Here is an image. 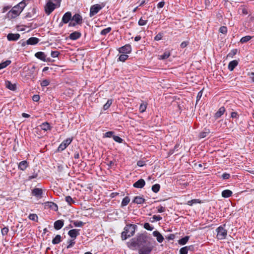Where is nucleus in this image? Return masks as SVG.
<instances>
[{"label": "nucleus", "instance_id": "obj_36", "mask_svg": "<svg viewBox=\"0 0 254 254\" xmlns=\"http://www.w3.org/2000/svg\"><path fill=\"white\" fill-rule=\"evenodd\" d=\"M170 55L169 52H165L163 55L160 56L159 59L164 60L168 58Z\"/></svg>", "mask_w": 254, "mask_h": 254}, {"label": "nucleus", "instance_id": "obj_61", "mask_svg": "<svg viewBox=\"0 0 254 254\" xmlns=\"http://www.w3.org/2000/svg\"><path fill=\"white\" fill-rule=\"evenodd\" d=\"M227 28L225 26H222L219 28V32H227Z\"/></svg>", "mask_w": 254, "mask_h": 254}, {"label": "nucleus", "instance_id": "obj_45", "mask_svg": "<svg viewBox=\"0 0 254 254\" xmlns=\"http://www.w3.org/2000/svg\"><path fill=\"white\" fill-rule=\"evenodd\" d=\"M147 20H144L142 18H141L138 21V24L141 26L145 25L147 23Z\"/></svg>", "mask_w": 254, "mask_h": 254}, {"label": "nucleus", "instance_id": "obj_23", "mask_svg": "<svg viewBox=\"0 0 254 254\" xmlns=\"http://www.w3.org/2000/svg\"><path fill=\"white\" fill-rule=\"evenodd\" d=\"M232 191L229 190H226L222 192V196L225 198L230 197L232 195Z\"/></svg>", "mask_w": 254, "mask_h": 254}, {"label": "nucleus", "instance_id": "obj_37", "mask_svg": "<svg viewBox=\"0 0 254 254\" xmlns=\"http://www.w3.org/2000/svg\"><path fill=\"white\" fill-rule=\"evenodd\" d=\"M112 103V100H109L107 103L104 105L103 109L104 110H107Z\"/></svg>", "mask_w": 254, "mask_h": 254}, {"label": "nucleus", "instance_id": "obj_47", "mask_svg": "<svg viewBox=\"0 0 254 254\" xmlns=\"http://www.w3.org/2000/svg\"><path fill=\"white\" fill-rule=\"evenodd\" d=\"M49 83L50 81L48 80L45 79L41 82V85L42 86H47L49 84Z\"/></svg>", "mask_w": 254, "mask_h": 254}, {"label": "nucleus", "instance_id": "obj_8", "mask_svg": "<svg viewBox=\"0 0 254 254\" xmlns=\"http://www.w3.org/2000/svg\"><path fill=\"white\" fill-rule=\"evenodd\" d=\"M37 8L33 7L29 9L28 12L26 14L25 17L27 18L34 19L36 17Z\"/></svg>", "mask_w": 254, "mask_h": 254}, {"label": "nucleus", "instance_id": "obj_9", "mask_svg": "<svg viewBox=\"0 0 254 254\" xmlns=\"http://www.w3.org/2000/svg\"><path fill=\"white\" fill-rule=\"evenodd\" d=\"M72 139L69 138L64 140L59 146L58 150L59 151L64 150L72 141Z\"/></svg>", "mask_w": 254, "mask_h": 254}, {"label": "nucleus", "instance_id": "obj_39", "mask_svg": "<svg viewBox=\"0 0 254 254\" xmlns=\"http://www.w3.org/2000/svg\"><path fill=\"white\" fill-rule=\"evenodd\" d=\"M8 228L6 227H5L4 228H3L2 229H1V235L4 236L6 235L7 234L8 232Z\"/></svg>", "mask_w": 254, "mask_h": 254}, {"label": "nucleus", "instance_id": "obj_11", "mask_svg": "<svg viewBox=\"0 0 254 254\" xmlns=\"http://www.w3.org/2000/svg\"><path fill=\"white\" fill-rule=\"evenodd\" d=\"M7 38L9 41H16L20 38V35L18 33H9L7 35Z\"/></svg>", "mask_w": 254, "mask_h": 254}, {"label": "nucleus", "instance_id": "obj_48", "mask_svg": "<svg viewBox=\"0 0 254 254\" xmlns=\"http://www.w3.org/2000/svg\"><path fill=\"white\" fill-rule=\"evenodd\" d=\"M146 108V105L144 104H141L139 107V110H140V112L142 113L145 111Z\"/></svg>", "mask_w": 254, "mask_h": 254}, {"label": "nucleus", "instance_id": "obj_18", "mask_svg": "<svg viewBox=\"0 0 254 254\" xmlns=\"http://www.w3.org/2000/svg\"><path fill=\"white\" fill-rule=\"evenodd\" d=\"M39 41V39L35 37H31L26 41V44L28 45H35Z\"/></svg>", "mask_w": 254, "mask_h": 254}, {"label": "nucleus", "instance_id": "obj_10", "mask_svg": "<svg viewBox=\"0 0 254 254\" xmlns=\"http://www.w3.org/2000/svg\"><path fill=\"white\" fill-rule=\"evenodd\" d=\"M131 51V46L129 45H126L120 49L119 52L120 53L129 54Z\"/></svg>", "mask_w": 254, "mask_h": 254}, {"label": "nucleus", "instance_id": "obj_28", "mask_svg": "<svg viewBox=\"0 0 254 254\" xmlns=\"http://www.w3.org/2000/svg\"><path fill=\"white\" fill-rule=\"evenodd\" d=\"M190 238L189 236H186L184 238L179 240V244L182 245H184L187 243Z\"/></svg>", "mask_w": 254, "mask_h": 254}, {"label": "nucleus", "instance_id": "obj_52", "mask_svg": "<svg viewBox=\"0 0 254 254\" xmlns=\"http://www.w3.org/2000/svg\"><path fill=\"white\" fill-rule=\"evenodd\" d=\"M199 202L198 199H192L190 200L188 202V204L189 205H191L193 203Z\"/></svg>", "mask_w": 254, "mask_h": 254}, {"label": "nucleus", "instance_id": "obj_31", "mask_svg": "<svg viewBox=\"0 0 254 254\" xmlns=\"http://www.w3.org/2000/svg\"><path fill=\"white\" fill-rule=\"evenodd\" d=\"M190 248V247H185L181 248L180 250V254H187Z\"/></svg>", "mask_w": 254, "mask_h": 254}, {"label": "nucleus", "instance_id": "obj_57", "mask_svg": "<svg viewBox=\"0 0 254 254\" xmlns=\"http://www.w3.org/2000/svg\"><path fill=\"white\" fill-rule=\"evenodd\" d=\"M137 165L139 167H142L145 165V162L143 161L140 160L137 162Z\"/></svg>", "mask_w": 254, "mask_h": 254}, {"label": "nucleus", "instance_id": "obj_63", "mask_svg": "<svg viewBox=\"0 0 254 254\" xmlns=\"http://www.w3.org/2000/svg\"><path fill=\"white\" fill-rule=\"evenodd\" d=\"M222 177L224 179H228L230 177V174L224 173L222 175Z\"/></svg>", "mask_w": 254, "mask_h": 254}, {"label": "nucleus", "instance_id": "obj_30", "mask_svg": "<svg viewBox=\"0 0 254 254\" xmlns=\"http://www.w3.org/2000/svg\"><path fill=\"white\" fill-rule=\"evenodd\" d=\"M11 63V61L9 60H7L4 62H3L0 64V69H1L3 68H5L7 65H8Z\"/></svg>", "mask_w": 254, "mask_h": 254}, {"label": "nucleus", "instance_id": "obj_1", "mask_svg": "<svg viewBox=\"0 0 254 254\" xmlns=\"http://www.w3.org/2000/svg\"><path fill=\"white\" fill-rule=\"evenodd\" d=\"M28 0H23L8 11L7 16L9 19L16 17L22 12L24 8L27 5L26 1Z\"/></svg>", "mask_w": 254, "mask_h": 254}, {"label": "nucleus", "instance_id": "obj_34", "mask_svg": "<svg viewBox=\"0 0 254 254\" xmlns=\"http://www.w3.org/2000/svg\"><path fill=\"white\" fill-rule=\"evenodd\" d=\"M41 128L44 130H47L50 129V125L47 122H45L41 126Z\"/></svg>", "mask_w": 254, "mask_h": 254}, {"label": "nucleus", "instance_id": "obj_43", "mask_svg": "<svg viewBox=\"0 0 254 254\" xmlns=\"http://www.w3.org/2000/svg\"><path fill=\"white\" fill-rule=\"evenodd\" d=\"M29 218L32 220L37 221V219H38V217H37V215L35 214H31L29 216Z\"/></svg>", "mask_w": 254, "mask_h": 254}, {"label": "nucleus", "instance_id": "obj_13", "mask_svg": "<svg viewBox=\"0 0 254 254\" xmlns=\"http://www.w3.org/2000/svg\"><path fill=\"white\" fill-rule=\"evenodd\" d=\"M145 184V181L143 179H141L137 181L136 182H135L133 185V186L136 188L141 189L144 186Z\"/></svg>", "mask_w": 254, "mask_h": 254}, {"label": "nucleus", "instance_id": "obj_26", "mask_svg": "<svg viewBox=\"0 0 254 254\" xmlns=\"http://www.w3.org/2000/svg\"><path fill=\"white\" fill-rule=\"evenodd\" d=\"M81 36L80 33H71L69 35V38L71 40H75L79 38Z\"/></svg>", "mask_w": 254, "mask_h": 254}, {"label": "nucleus", "instance_id": "obj_24", "mask_svg": "<svg viewBox=\"0 0 254 254\" xmlns=\"http://www.w3.org/2000/svg\"><path fill=\"white\" fill-rule=\"evenodd\" d=\"M145 201V199L140 196L134 197L133 202L137 204H142Z\"/></svg>", "mask_w": 254, "mask_h": 254}, {"label": "nucleus", "instance_id": "obj_42", "mask_svg": "<svg viewBox=\"0 0 254 254\" xmlns=\"http://www.w3.org/2000/svg\"><path fill=\"white\" fill-rule=\"evenodd\" d=\"M65 201L69 204L72 203H74V201L73 200L72 198L70 196H67L65 198Z\"/></svg>", "mask_w": 254, "mask_h": 254}, {"label": "nucleus", "instance_id": "obj_49", "mask_svg": "<svg viewBox=\"0 0 254 254\" xmlns=\"http://www.w3.org/2000/svg\"><path fill=\"white\" fill-rule=\"evenodd\" d=\"M144 228L146 230L151 231L153 230V228L151 227L148 223H145L144 224Z\"/></svg>", "mask_w": 254, "mask_h": 254}, {"label": "nucleus", "instance_id": "obj_51", "mask_svg": "<svg viewBox=\"0 0 254 254\" xmlns=\"http://www.w3.org/2000/svg\"><path fill=\"white\" fill-rule=\"evenodd\" d=\"M210 132L209 130H208L207 131H206L205 132H201L200 133V138H204L206 136L207 134L209 133Z\"/></svg>", "mask_w": 254, "mask_h": 254}, {"label": "nucleus", "instance_id": "obj_6", "mask_svg": "<svg viewBox=\"0 0 254 254\" xmlns=\"http://www.w3.org/2000/svg\"><path fill=\"white\" fill-rule=\"evenodd\" d=\"M55 9V4L51 1H49L45 7L46 13L48 15H49Z\"/></svg>", "mask_w": 254, "mask_h": 254}, {"label": "nucleus", "instance_id": "obj_38", "mask_svg": "<svg viewBox=\"0 0 254 254\" xmlns=\"http://www.w3.org/2000/svg\"><path fill=\"white\" fill-rule=\"evenodd\" d=\"M149 1V0H138V1L137 2V3H139L138 6V7L143 6L145 4L148 3Z\"/></svg>", "mask_w": 254, "mask_h": 254}, {"label": "nucleus", "instance_id": "obj_29", "mask_svg": "<svg viewBox=\"0 0 254 254\" xmlns=\"http://www.w3.org/2000/svg\"><path fill=\"white\" fill-rule=\"evenodd\" d=\"M129 198L127 196L125 197L122 202L121 206L122 207L126 206L129 203Z\"/></svg>", "mask_w": 254, "mask_h": 254}, {"label": "nucleus", "instance_id": "obj_55", "mask_svg": "<svg viewBox=\"0 0 254 254\" xmlns=\"http://www.w3.org/2000/svg\"><path fill=\"white\" fill-rule=\"evenodd\" d=\"M113 133L114 132L113 131H108L105 134L104 137H110L113 134Z\"/></svg>", "mask_w": 254, "mask_h": 254}, {"label": "nucleus", "instance_id": "obj_64", "mask_svg": "<svg viewBox=\"0 0 254 254\" xmlns=\"http://www.w3.org/2000/svg\"><path fill=\"white\" fill-rule=\"evenodd\" d=\"M250 78L251 80L254 82V72H252L250 74Z\"/></svg>", "mask_w": 254, "mask_h": 254}, {"label": "nucleus", "instance_id": "obj_46", "mask_svg": "<svg viewBox=\"0 0 254 254\" xmlns=\"http://www.w3.org/2000/svg\"><path fill=\"white\" fill-rule=\"evenodd\" d=\"M113 139L115 141L118 142L119 143H121L123 141V139L118 136H113Z\"/></svg>", "mask_w": 254, "mask_h": 254}, {"label": "nucleus", "instance_id": "obj_59", "mask_svg": "<svg viewBox=\"0 0 254 254\" xmlns=\"http://www.w3.org/2000/svg\"><path fill=\"white\" fill-rule=\"evenodd\" d=\"M162 37V34L161 33H159L155 36V40L156 41L160 40L161 39Z\"/></svg>", "mask_w": 254, "mask_h": 254}, {"label": "nucleus", "instance_id": "obj_44", "mask_svg": "<svg viewBox=\"0 0 254 254\" xmlns=\"http://www.w3.org/2000/svg\"><path fill=\"white\" fill-rule=\"evenodd\" d=\"M75 227H81L83 225L84 223L82 221H75L73 222Z\"/></svg>", "mask_w": 254, "mask_h": 254}, {"label": "nucleus", "instance_id": "obj_12", "mask_svg": "<svg viewBox=\"0 0 254 254\" xmlns=\"http://www.w3.org/2000/svg\"><path fill=\"white\" fill-rule=\"evenodd\" d=\"M32 193L37 198H40L42 197L43 190L42 189L35 188L32 190Z\"/></svg>", "mask_w": 254, "mask_h": 254}, {"label": "nucleus", "instance_id": "obj_16", "mask_svg": "<svg viewBox=\"0 0 254 254\" xmlns=\"http://www.w3.org/2000/svg\"><path fill=\"white\" fill-rule=\"evenodd\" d=\"M79 230L77 229H72L70 230L68 234L71 238L75 239L77 235L79 234Z\"/></svg>", "mask_w": 254, "mask_h": 254}, {"label": "nucleus", "instance_id": "obj_25", "mask_svg": "<svg viewBox=\"0 0 254 254\" xmlns=\"http://www.w3.org/2000/svg\"><path fill=\"white\" fill-rule=\"evenodd\" d=\"M145 242V238L143 235H140L138 237L136 242V244L138 245H141L143 243Z\"/></svg>", "mask_w": 254, "mask_h": 254}, {"label": "nucleus", "instance_id": "obj_62", "mask_svg": "<svg viewBox=\"0 0 254 254\" xmlns=\"http://www.w3.org/2000/svg\"><path fill=\"white\" fill-rule=\"evenodd\" d=\"M153 219L155 221H159L162 219V217L160 216L154 215L153 216Z\"/></svg>", "mask_w": 254, "mask_h": 254}, {"label": "nucleus", "instance_id": "obj_41", "mask_svg": "<svg viewBox=\"0 0 254 254\" xmlns=\"http://www.w3.org/2000/svg\"><path fill=\"white\" fill-rule=\"evenodd\" d=\"M128 57L127 55L123 54L120 56L119 59L120 61L124 62L127 59Z\"/></svg>", "mask_w": 254, "mask_h": 254}, {"label": "nucleus", "instance_id": "obj_32", "mask_svg": "<svg viewBox=\"0 0 254 254\" xmlns=\"http://www.w3.org/2000/svg\"><path fill=\"white\" fill-rule=\"evenodd\" d=\"M61 237L59 235H57L55 238L52 240V243L54 244H57L61 242Z\"/></svg>", "mask_w": 254, "mask_h": 254}, {"label": "nucleus", "instance_id": "obj_27", "mask_svg": "<svg viewBox=\"0 0 254 254\" xmlns=\"http://www.w3.org/2000/svg\"><path fill=\"white\" fill-rule=\"evenodd\" d=\"M225 110V108L224 107H221L219 111L216 112V113L215 114V117L216 118H218L219 117H220L224 113Z\"/></svg>", "mask_w": 254, "mask_h": 254}, {"label": "nucleus", "instance_id": "obj_40", "mask_svg": "<svg viewBox=\"0 0 254 254\" xmlns=\"http://www.w3.org/2000/svg\"><path fill=\"white\" fill-rule=\"evenodd\" d=\"M237 52V49L233 50L230 53H229L227 55V57L233 58L234 56H235Z\"/></svg>", "mask_w": 254, "mask_h": 254}, {"label": "nucleus", "instance_id": "obj_19", "mask_svg": "<svg viewBox=\"0 0 254 254\" xmlns=\"http://www.w3.org/2000/svg\"><path fill=\"white\" fill-rule=\"evenodd\" d=\"M64 225V221L62 220L56 221L54 223V228L56 230H60Z\"/></svg>", "mask_w": 254, "mask_h": 254}, {"label": "nucleus", "instance_id": "obj_4", "mask_svg": "<svg viewBox=\"0 0 254 254\" xmlns=\"http://www.w3.org/2000/svg\"><path fill=\"white\" fill-rule=\"evenodd\" d=\"M217 237L218 239H224L227 234V231L222 227H219L217 229Z\"/></svg>", "mask_w": 254, "mask_h": 254}, {"label": "nucleus", "instance_id": "obj_15", "mask_svg": "<svg viewBox=\"0 0 254 254\" xmlns=\"http://www.w3.org/2000/svg\"><path fill=\"white\" fill-rule=\"evenodd\" d=\"M151 250L152 249L151 247H144L139 250V254H149Z\"/></svg>", "mask_w": 254, "mask_h": 254}, {"label": "nucleus", "instance_id": "obj_22", "mask_svg": "<svg viewBox=\"0 0 254 254\" xmlns=\"http://www.w3.org/2000/svg\"><path fill=\"white\" fill-rule=\"evenodd\" d=\"M27 166H28L27 162L26 161H23L19 163L18 167L20 170L24 171L26 169Z\"/></svg>", "mask_w": 254, "mask_h": 254}, {"label": "nucleus", "instance_id": "obj_56", "mask_svg": "<svg viewBox=\"0 0 254 254\" xmlns=\"http://www.w3.org/2000/svg\"><path fill=\"white\" fill-rule=\"evenodd\" d=\"M10 8H11V6H8V5L4 6L3 7V8H2V12H3V13L5 12H6V11H7L8 10H9Z\"/></svg>", "mask_w": 254, "mask_h": 254}, {"label": "nucleus", "instance_id": "obj_33", "mask_svg": "<svg viewBox=\"0 0 254 254\" xmlns=\"http://www.w3.org/2000/svg\"><path fill=\"white\" fill-rule=\"evenodd\" d=\"M252 36H246L241 39L240 42L241 43H246L249 41H250L252 38Z\"/></svg>", "mask_w": 254, "mask_h": 254}, {"label": "nucleus", "instance_id": "obj_20", "mask_svg": "<svg viewBox=\"0 0 254 254\" xmlns=\"http://www.w3.org/2000/svg\"><path fill=\"white\" fill-rule=\"evenodd\" d=\"M238 62L237 60H234L229 63L228 64V68L230 70L232 71L235 67L238 65Z\"/></svg>", "mask_w": 254, "mask_h": 254}, {"label": "nucleus", "instance_id": "obj_35", "mask_svg": "<svg viewBox=\"0 0 254 254\" xmlns=\"http://www.w3.org/2000/svg\"><path fill=\"white\" fill-rule=\"evenodd\" d=\"M160 185L159 184H155L152 187V190L153 192L156 193L159 191L160 190Z\"/></svg>", "mask_w": 254, "mask_h": 254}, {"label": "nucleus", "instance_id": "obj_54", "mask_svg": "<svg viewBox=\"0 0 254 254\" xmlns=\"http://www.w3.org/2000/svg\"><path fill=\"white\" fill-rule=\"evenodd\" d=\"M40 99V96L38 95H34L32 97V100L35 102H38Z\"/></svg>", "mask_w": 254, "mask_h": 254}, {"label": "nucleus", "instance_id": "obj_60", "mask_svg": "<svg viewBox=\"0 0 254 254\" xmlns=\"http://www.w3.org/2000/svg\"><path fill=\"white\" fill-rule=\"evenodd\" d=\"M165 5V2L164 1H160L159 2L158 4H157V7L158 8H162Z\"/></svg>", "mask_w": 254, "mask_h": 254}, {"label": "nucleus", "instance_id": "obj_2", "mask_svg": "<svg viewBox=\"0 0 254 254\" xmlns=\"http://www.w3.org/2000/svg\"><path fill=\"white\" fill-rule=\"evenodd\" d=\"M136 227V225L134 224L127 225L124 228V231L122 233L121 237L122 240H125L127 238L132 236L134 234Z\"/></svg>", "mask_w": 254, "mask_h": 254}, {"label": "nucleus", "instance_id": "obj_58", "mask_svg": "<svg viewBox=\"0 0 254 254\" xmlns=\"http://www.w3.org/2000/svg\"><path fill=\"white\" fill-rule=\"evenodd\" d=\"M202 95V90L199 92L197 94L196 102H197L201 97Z\"/></svg>", "mask_w": 254, "mask_h": 254}, {"label": "nucleus", "instance_id": "obj_5", "mask_svg": "<svg viewBox=\"0 0 254 254\" xmlns=\"http://www.w3.org/2000/svg\"><path fill=\"white\" fill-rule=\"evenodd\" d=\"M71 18L72 15L71 12H66L63 15L62 19V22L60 23V26H62L63 23H69L71 20Z\"/></svg>", "mask_w": 254, "mask_h": 254}, {"label": "nucleus", "instance_id": "obj_7", "mask_svg": "<svg viewBox=\"0 0 254 254\" xmlns=\"http://www.w3.org/2000/svg\"><path fill=\"white\" fill-rule=\"evenodd\" d=\"M102 7L99 4H94L90 7V15L93 16L97 14L100 10L102 9Z\"/></svg>", "mask_w": 254, "mask_h": 254}, {"label": "nucleus", "instance_id": "obj_50", "mask_svg": "<svg viewBox=\"0 0 254 254\" xmlns=\"http://www.w3.org/2000/svg\"><path fill=\"white\" fill-rule=\"evenodd\" d=\"M241 10L242 14L243 15H247L248 14V9L245 7L239 9V10Z\"/></svg>", "mask_w": 254, "mask_h": 254}, {"label": "nucleus", "instance_id": "obj_53", "mask_svg": "<svg viewBox=\"0 0 254 254\" xmlns=\"http://www.w3.org/2000/svg\"><path fill=\"white\" fill-rule=\"evenodd\" d=\"M59 55V53L58 51H52L51 52V56L53 58H56Z\"/></svg>", "mask_w": 254, "mask_h": 254}, {"label": "nucleus", "instance_id": "obj_17", "mask_svg": "<svg viewBox=\"0 0 254 254\" xmlns=\"http://www.w3.org/2000/svg\"><path fill=\"white\" fill-rule=\"evenodd\" d=\"M153 236L156 237L158 242L161 243L164 240V238L162 235L157 231H154L153 233Z\"/></svg>", "mask_w": 254, "mask_h": 254}, {"label": "nucleus", "instance_id": "obj_21", "mask_svg": "<svg viewBox=\"0 0 254 254\" xmlns=\"http://www.w3.org/2000/svg\"><path fill=\"white\" fill-rule=\"evenodd\" d=\"M35 57L43 61H46V56L43 52H38L35 55Z\"/></svg>", "mask_w": 254, "mask_h": 254}, {"label": "nucleus", "instance_id": "obj_3", "mask_svg": "<svg viewBox=\"0 0 254 254\" xmlns=\"http://www.w3.org/2000/svg\"><path fill=\"white\" fill-rule=\"evenodd\" d=\"M83 22L82 16L78 13H76L72 16L71 20L68 24L69 27H76L80 25Z\"/></svg>", "mask_w": 254, "mask_h": 254}, {"label": "nucleus", "instance_id": "obj_14", "mask_svg": "<svg viewBox=\"0 0 254 254\" xmlns=\"http://www.w3.org/2000/svg\"><path fill=\"white\" fill-rule=\"evenodd\" d=\"M5 85L6 88L12 91H15L16 89V84H12L9 81H6Z\"/></svg>", "mask_w": 254, "mask_h": 254}]
</instances>
